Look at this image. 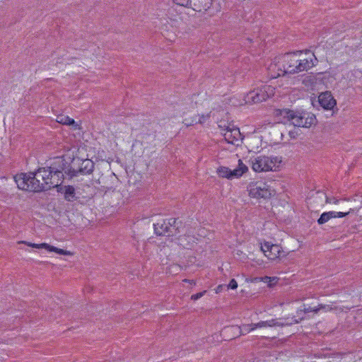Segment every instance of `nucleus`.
I'll return each instance as SVG.
<instances>
[{
    "mask_svg": "<svg viewBox=\"0 0 362 362\" xmlns=\"http://www.w3.org/2000/svg\"><path fill=\"white\" fill-rule=\"evenodd\" d=\"M278 115L287 119L293 126L298 127L310 128L316 119L314 115L310 116L307 113L298 112L289 109L279 110Z\"/></svg>",
    "mask_w": 362,
    "mask_h": 362,
    "instance_id": "nucleus-4",
    "label": "nucleus"
},
{
    "mask_svg": "<svg viewBox=\"0 0 362 362\" xmlns=\"http://www.w3.org/2000/svg\"><path fill=\"white\" fill-rule=\"evenodd\" d=\"M304 318H305V317L302 316V317H300V320H302Z\"/></svg>",
    "mask_w": 362,
    "mask_h": 362,
    "instance_id": "nucleus-40",
    "label": "nucleus"
},
{
    "mask_svg": "<svg viewBox=\"0 0 362 362\" xmlns=\"http://www.w3.org/2000/svg\"><path fill=\"white\" fill-rule=\"evenodd\" d=\"M326 203L338 204L339 203V199L335 197H326Z\"/></svg>",
    "mask_w": 362,
    "mask_h": 362,
    "instance_id": "nucleus-28",
    "label": "nucleus"
},
{
    "mask_svg": "<svg viewBox=\"0 0 362 362\" xmlns=\"http://www.w3.org/2000/svg\"><path fill=\"white\" fill-rule=\"evenodd\" d=\"M183 281L184 282H187V283H189V284H191V285H195L196 284V283H195V281L194 280H189V279H185L183 280Z\"/></svg>",
    "mask_w": 362,
    "mask_h": 362,
    "instance_id": "nucleus-32",
    "label": "nucleus"
},
{
    "mask_svg": "<svg viewBox=\"0 0 362 362\" xmlns=\"http://www.w3.org/2000/svg\"><path fill=\"white\" fill-rule=\"evenodd\" d=\"M320 304L318 305L317 307H315V308H313V312L317 313H318L320 310Z\"/></svg>",
    "mask_w": 362,
    "mask_h": 362,
    "instance_id": "nucleus-33",
    "label": "nucleus"
},
{
    "mask_svg": "<svg viewBox=\"0 0 362 362\" xmlns=\"http://www.w3.org/2000/svg\"><path fill=\"white\" fill-rule=\"evenodd\" d=\"M94 163L90 159H81L80 158H74L71 164H69V168L66 171V176L69 179L78 175L91 174L94 170Z\"/></svg>",
    "mask_w": 362,
    "mask_h": 362,
    "instance_id": "nucleus-6",
    "label": "nucleus"
},
{
    "mask_svg": "<svg viewBox=\"0 0 362 362\" xmlns=\"http://www.w3.org/2000/svg\"><path fill=\"white\" fill-rule=\"evenodd\" d=\"M57 192L64 195V199L69 202H82L83 200L90 199L92 197L91 193L85 192L81 187H74L72 185H62L58 187Z\"/></svg>",
    "mask_w": 362,
    "mask_h": 362,
    "instance_id": "nucleus-7",
    "label": "nucleus"
},
{
    "mask_svg": "<svg viewBox=\"0 0 362 362\" xmlns=\"http://www.w3.org/2000/svg\"><path fill=\"white\" fill-rule=\"evenodd\" d=\"M57 122L62 124L77 126L74 119L65 115H58L57 117Z\"/></svg>",
    "mask_w": 362,
    "mask_h": 362,
    "instance_id": "nucleus-18",
    "label": "nucleus"
},
{
    "mask_svg": "<svg viewBox=\"0 0 362 362\" xmlns=\"http://www.w3.org/2000/svg\"><path fill=\"white\" fill-rule=\"evenodd\" d=\"M193 240V237L185 235L179 238V244L183 247L187 248L190 246L189 241Z\"/></svg>",
    "mask_w": 362,
    "mask_h": 362,
    "instance_id": "nucleus-19",
    "label": "nucleus"
},
{
    "mask_svg": "<svg viewBox=\"0 0 362 362\" xmlns=\"http://www.w3.org/2000/svg\"><path fill=\"white\" fill-rule=\"evenodd\" d=\"M261 250L264 255L271 260H276L284 255V252L281 247L277 244H271L269 242H265L261 245Z\"/></svg>",
    "mask_w": 362,
    "mask_h": 362,
    "instance_id": "nucleus-11",
    "label": "nucleus"
},
{
    "mask_svg": "<svg viewBox=\"0 0 362 362\" xmlns=\"http://www.w3.org/2000/svg\"><path fill=\"white\" fill-rule=\"evenodd\" d=\"M67 168H69V163L64 159L59 160L58 164L54 163L47 168V171L51 173L49 176H47V184L51 185L50 189L55 187L57 191L58 187L62 186V183L65 175H66Z\"/></svg>",
    "mask_w": 362,
    "mask_h": 362,
    "instance_id": "nucleus-5",
    "label": "nucleus"
},
{
    "mask_svg": "<svg viewBox=\"0 0 362 362\" xmlns=\"http://www.w3.org/2000/svg\"><path fill=\"white\" fill-rule=\"evenodd\" d=\"M227 287H228V288H230V289H236L238 288V283L234 279H232L230 281Z\"/></svg>",
    "mask_w": 362,
    "mask_h": 362,
    "instance_id": "nucleus-27",
    "label": "nucleus"
},
{
    "mask_svg": "<svg viewBox=\"0 0 362 362\" xmlns=\"http://www.w3.org/2000/svg\"><path fill=\"white\" fill-rule=\"evenodd\" d=\"M221 286H218V288H217V291H218V290H221Z\"/></svg>",
    "mask_w": 362,
    "mask_h": 362,
    "instance_id": "nucleus-39",
    "label": "nucleus"
},
{
    "mask_svg": "<svg viewBox=\"0 0 362 362\" xmlns=\"http://www.w3.org/2000/svg\"><path fill=\"white\" fill-rule=\"evenodd\" d=\"M221 286H218V288H217V291H218V290H221Z\"/></svg>",
    "mask_w": 362,
    "mask_h": 362,
    "instance_id": "nucleus-38",
    "label": "nucleus"
},
{
    "mask_svg": "<svg viewBox=\"0 0 362 362\" xmlns=\"http://www.w3.org/2000/svg\"><path fill=\"white\" fill-rule=\"evenodd\" d=\"M88 189H91V187L89 185H86L85 186Z\"/></svg>",
    "mask_w": 362,
    "mask_h": 362,
    "instance_id": "nucleus-37",
    "label": "nucleus"
},
{
    "mask_svg": "<svg viewBox=\"0 0 362 362\" xmlns=\"http://www.w3.org/2000/svg\"><path fill=\"white\" fill-rule=\"evenodd\" d=\"M249 196L254 199H269L275 192L266 182L262 181L252 182L247 187Z\"/></svg>",
    "mask_w": 362,
    "mask_h": 362,
    "instance_id": "nucleus-8",
    "label": "nucleus"
},
{
    "mask_svg": "<svg viewBox=\"0 0 362 362\" xmlns=\"http://www.w3.org/2000/svg\"><path fill=\"white\" fill-rule=\"evenodd\" d=\"M47 250L49 252H54L59 255H71V252L69 251L64 250L63 249H60V248H58V247H56L54 246H52L49 245L47 248Z\"/></svg>",
    "mask_w": 362,
    "mask_h": 362,
    "instance_id": "nucleus-20",
    "label": "nucleus"
},
{
    "mask_svg": "<svg viewBox=\"0 0 362 362\" xmlns=\"http://www.w3.org/2000/svg\"><path fill=\"white\" fill-rule=\"evenodd\" d=\"M198 117H199V119H198V120L196 119L195 123L203 124L209 119L210 114L198 115Z\"/></svg>",
    "mask_w": 362,
    "mask_h": 362,
    "instance_id": "nucleus-24",
    "label": "nucleus"
},
{
    "mask_svg": "<svg viewBox=\"0 0 362 362\" xmlns=\"http://www.w3.org/2000/svg\"><path fill=\"white\" fill-rule=\"evenodd\" d=\"M50 173L47 171V168H40L36 171L28 174H17L13 178L18 189L39 192L50 189L51 185L47 184V176H49Z\"/></svg>",
    "mask_w": 362,
    "mask_h": 362,
    "instance_id": "nucleus-2",
    "label": "nucleus"
},
{
    "mask_svg": "<svg viewBox=\"0 0 362 362\" xmlns=\"http://www.w3.org/2000/svg\"><path fill=\"white\" fill-rule=\"evenodd\" d=\"M160 236L173 237L176 235L178 231V226L176 223V219L174 218L164 220L160 226Z\"/></svg>",
    "mask_w": 362,
    "mask_h": 362,
    "instance_id": "nucleus-12",
    "label": "nucleus"
},
{
    "mask_svg": "<svg viewBox=\"0 0 362 362\" xmlns=\"http://www.w3.org/2000/svg\"><path fill=\"white\" fill-rule=\"evenodd\" d=\"M196 122V119H185L184 120V124L189 127V126H191V125H193Z\"/></svg>",
    "mask_w": 362,
    "mask_h": 362,
    "instance_id": "nucleus-31",
    "label": "nucleus"
},
{
    "mask_svg": "<svg viewBox=\"0 0 362 362\" xmlns=\"http://www.w3.org/2000/svg\"><path fill=\"white\" fill-rule=\"evenodd\" d=\"M21 243H24V244H27L28 246H30L34 248H37V249L44 248V249L47 250V248L49 247V244H47V243L35 244V243H28L25 241H22Z\"/></svg>",
    "mask_w": 362,
    "mask_h": 362,
    "instance_id": "nucleus-22",
    "label": "nucleus"
},
{
    "mask_svg": "<svg viewBox=\"0 0 362 362\" xmlns=\"http://www.w3.org/2000/svg\"><path fill=\"white\" fill-rule=\"evenodd\" d=\"M306 57H303L302 51L286 53L280 62L271 63L268 69L272 78L284 76L286 74H297L313 67L317 62L313 53L306 50Z\"/></svg>",
    "mask_w": 362,
    "mask_h": 362,
    "instance_id": "nucleus-1",
    "label": "nucleus"
},
{
    "mask_svg": "<svg viewBox=\"0 0 362 362\" xmlns=\"http://www.w3.org/2000/svg\"><path fill=\"white\" fill-rule=\"evenodd\" d=\"M272 278L271 277H269V276H264V278H262V280L264 281V282H267L268 281H271Z\"/></svg>",
    "mask_w": 362,
    "mask_h": 362,
    "instance_id": "nucleus-34",
    "label": "nucleus"
},
{
    "mask_svg": "<svg viewBox=\"0 0 362 362\" xmlns=\"http://www.w3.org/2000/svg\"><path fill=\"white\" fill-rule=\"evenodd\" d=\"M353 211L352 209H349L348 211H345V212H337V211H334V218H342V217H344L346 216H347L348 214H349L351 211Z\"/></svg>",
    "mask_w": 362,
    "mask_h": 362,
    "instance_id": "nucleus-25",
    "label": "nucleus"
},
{
    "mask_svg": "<svg viewBox=\"0 0 362 362\" xmlns=\"http://www.w3.org/2000/svg\"><path fill=\"white\" fill-rule=\"evenodd\" d=\"M254 328L282 327L283 324L279 322L276 319H272L266 321H260L257 323H252Z\"/></svg>",
    "mask_w": 362,
    "mask_h": 362,
    "instance_id": "nucleus-16",
    "label": "nucleus"
},
{
    "mask_svg": "<svg viewBox=\"0 0 362 362\" xmlns=\"http://www.w3.org/2000/svg\"><path fill=\"white\" fill-rule=\"evenodd\" d=\"M239 329H240L242 334H247V333L250 332L251 331L255 329V328H254V327L252 326V324L243 325L241 327H239Z\"/></svg>",
    "mask_w": 362,
    "mask_h": 362,
    "instance_id": "nucleus-21",
    "label": "nucleus"
},
{
    "mask_svg": "<svg viewBox=\"0 0 362 362\" xmlns=\"http://www.w3.org/2000/svg\"><path fill=\"white\" fill-rule=\"evenodd\" d=\"M206 292V291H204L202 292H199L196 294H193L191 296V299L192 300H197L199 299L200 298H202Z\"/></svg>",
    "mask_w": 362,
    "mask_h": 362,
    "instance_id": "nucleus-29",
    "label": "nucleus"
},
{
    "mask_svg": "<svg viewBox=\"0 0 362 362\" xmlns=\"http://www.w3.org/2000/svg\"><path fill=\"white\" fill-rule=\"evenodd\" d=\"M153 228H154L155 233L156 234H158V233H157V225L156 224H153Z\"/></svg>",
    "mask_w": 362,
    "mask_h": 362,
    "instance_id": "nucleus-36",
    "label": "nucleus"
},
{
    "mask_svg": "<svg viewBox=\"0 0 362 362\" xmlns=\"http://www.w3.org/2000/svg\"><path fill=\"white\" fill-rule=\"evenodd\" d=\"M247 170V166L239 159L238 166L235 169L232 170L228 167L220 166L216 169V173L220 177L233 179L234 177L238 178L241 177Z\"/></svg>",
    "mask_w": 362,
    "mask_h": 362,
    "instance_id": "nucleus-10",
    "label": "nucleus"
},
{
    "mask_svg": "<svg viewBox=\"0 0 362 362\" xmlns=\"http://www.w3.org/2000/svg\"><path fill=\"white\" fill-rule=\"evenodd\" d=\"M274 93V87L264 84L250 91L247 94L245 100L247 103H259L272 97Z\"/></svg>",
    "mask_w": 362,
    "mask_h": 362,
    "instance_id": "nucleus-9",
    "label": "nucleus"
},
{
    "mask_svg": "<svg viewBox=\"0 0 362 362\" xmlns=\"http://www.w3.org/2000/svg\"><path fill=\"white\" fill-rule=\"evenodd\" d=\"M173 2L179 6L189 8L192 4V0H173Z\"/></svg>",
    "mask_w": 362,
    "mask_h": 362,
    "instance_id": "nucleus-23",
    "label": "nucleus"
},
{
    "mask_svg": "<svg viewBox=\"0 0 362 362\" xmlns=\"http://www.w3.org/2000/svg\"><path fill=\"white\" fill-rule=\"evenodd\" d=\"M281 163V158L278 156L257 155L250 159V167L256 173L276 171Z\"/></svg>",
    "mask_w": 362,
    "mask_h": 362,
    "instance_id": "nucleus-3",
    "label": "nucleus"
},
{
    "mask_svg": "<svg viewBox=\"0 0 362 362\" xmlns=\"http://www.w3.org/2000/svg\"><path fill=\"white\" fill-rule=\"evenodd\" d=\"M289 135H290V136H291V138H295V137H296V136H295V134H294V132H291H291H289Z\"/></svg>",
    "mask_w": 362,
    "mask_h": 362,
    "instance_id": "nucleus-35",
    "label": "nucleus"
},
{
    "mask_svg": "<svg viewBox=\"0 0 362 362\" xmlns=\"http://www.w3.org/2000/svg\"><path fill=\"white\" fill-rule=\"evenodd\" d=\"M333 218H334V211H328V212H324L321 214L320 217L318 218L317 223L319 225H322Z\"/></svg>",
    "mask_w": 362,
    "mask_h": 362,
    "instance_id": "nucleus-17",
    "label": "nucleus"
},
{
    "mask_svg": "<svg viewBox=\"0 0 362 362\" xmlns=\"http://www.w3.org/2000/svg\"><path fill=\"white\" fill-rule=\"evenodd\" d=\"M223 135L228 144L239 146L242 141L241 134L238 128H227Z\"/></svg>",
    "mask_w": 362,
    "mask_h": 362,
    "instance_id": "nucleus-13",
    "label": "nucleus"
},
{
    "mask_svg": "<svg viewBox=\"0 0 362 362\" xmlns=\"http://www.w3.org/2000/svg\"><path fill=\"white\" fill-rule=\"evenodd\" d=\"M310 312H313V308H311V307L304 308L303 310H299L297 311V313L300 315L302 313L306 314V313H308Z\"/></svg>",
    "mask_w": 362,
    "mask_h": 362,
    "instance_id": "nucleus-30",
    "label": "nucleus"
},
{
    "mask_svg": "<svg viewBox=\"0 0 362 362\" xmlns=\"http://www.w3.org/2000/svg\"><path fill=\"white\" fill-rule=\"evenodd\" d=\"M212 5V0H192L189 8L194 11L202 12L206 11Z\"/></svg>",
    "mask_w": 362,
    "mask_h": 362,
    "instance_id": "nucleus-15",
    "label": "nucleus"
},
{
    "mask_svg": "<svg viewBox=\"0 0 362 362\" xmlns=\"http://www.w3.org/2000/svg\"><path fill=\"white\" fill-rule=\"evenodd\" d=\"M320 307L321 310H324L325 311H331L332 310L337 309V308H333L332 305H326V304H320Z\"/></svg>",
    "mask_w": 362,
    "mask_h": 362,
    "instance_id": "nucleus-26",
    "label": "nucleus"
},
{
    "mask_svg": "<svg viewBox=\"0 0 362 362\" xmlns=\"http://www.w3.org/2000/svg\"><path fill=\"white\" fill-rule=\"evenodd\" d=\"M318 102L325 110H332L337 105L336 100L329 91L321 93L318 96Z\"/></svg>",
    "mask_w": 362,
    "mask_h": 362,
    "instance_id": "nucleus-14",
    "label": "nucleus"
}]
</instances>
